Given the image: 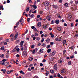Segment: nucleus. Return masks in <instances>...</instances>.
I'll return each mask as SVG.
<instances>
[{"label": "nucleus", "mask_w": 78, "mask_h": 78, "mask_svg": "<svg viewBox=\"0 0 78 78\" xmlns=\"http://www.w3.org/2000/svg\"><path fill=\"white\" fill-rule=\"evenodd\" d=\"M54 22H55L54 21V20H52L51 23V24H53V23H54Z\"/></svg>", "instance_id": "nucleus-46"}, {"label": "nucleus", "mask_w": 78, "mask_h": 78, "mask_svg": "<svg viewBox=\"0 0 78 78\" xmlns=\"http://www.w3.org/2000/svg\"><path fill=\"white\" fill-rule=\"evenodd\" d=\"M3 56H4V54L0 55V57L1 58H3Z\"/></svg>", "instance_id": "nucleus-31"}, {"label": "nucleus", "mask_w": 78, "mask_h": 78, "mask_svg": "<svg viewBox=\"0 0 78 78\" xmlns=\"http://www.w3.org/2000/svg\"><path fill=\"white\" fill-rule=\"evenodd\" d=\"M74 58V55H72L70 56V58L71 59H73V58Z\"/></svg>", "instance_id": "nucleus-36"}, {"label": "nucleus", "mask_w": 78, "mask_h": 78, "mask_svg": "<svg viewBox=\"0 0 78 78\" xmlns=\"http://www.w3.org/2000/svg\"><path fill=\"white\" fill-rule=\"evenodd\" d=\"M36 40L37 41H39L40 40V38L39 37H37L36 38Z\"/></svg>", "instance_id": "nucleus-26"}, {"label": "nucleus", "mask_w": 78, "mask_h": 78, "mask_svg": "<svg viewBox=\"0 0 78 78\" xmlns=\"http://www.w3.org/2000/svg\"><path fill=\"white\" fill-rule=\"evenodd\" d=\"M16 24L17 25H19V22H18L16 23Z\"/></svg>", "instance_id": "nucleus-61"}, {"label": "nucleus", "mask_w": 78, "mask_h": 78, "mask_svg": "<svg viewBox=\"0 0 78 78\" xmlns=\"http://www.w3.org/2000/svg\"><path fill=\"white\" fill-rule=\"evenodd\" d=\"M18 35H19V34H18V33L17 32H16V34L15 36V37L16 39L17 38V37H18Z\"/></svg>", "instance_id": "nucleus-7"}, {"label": "nucleus", "mask_w": 78, "mask_h": 78, "mask_svg": "<svg viewBox=\"0 0 78 78\" xmlns=\"http://www.w3.org/2000/svg\"><path fill=\"white\" fill-rule=\"evenodd\" d=\"M35 36H38V34L37 33H36L35 34Z\"/></svg>", "instance_id": "nucleus-50"}, {"label": "nucleus", "mask_w": 78, "mask_h": 78, "mask_svg": "<svg viewBox=\"0 0 78 78\" xmlns=\"http://www.w3.org/2000/svg\"><path fill=\"white\" fill-rule=\"evenodd\" d=\"M19 56H20V55H19V54L16 55L17 58H19Z\"/></svg>", "instance_id": "nucleus-56"}, {"label": "nucleus", "mask_w": 78, "mask_h": 78, "mask_svg": "<svg viewBox=\"0 0 78 78\" xmlns=\"http://www.w3.org/2000/svg\"><path fill=\"white\" fill-rule=\"evenodd\" d=\"M57 67H58V66L57 64H55V65L54 66L53 69L55 70H57Z\"/></svg>", "instance_id": "nucleus-4"}, {"label": "nucleus", "mask_w": 78, "mask_h": 78, "mask_svg": "<svg viewBox=\"0 0 78 78\" xmlns=\"http://www.w3.org/2000/svg\"><path fill=\"white\" fill-rule=\"evenodd\" d=\"M29 10H30V8L29 7H27V9L26 10V11L28 12L29 11Z\"/></svg>", "instance_id": "nucleus-22"}, {"label": "nucleus", "mask_w": 78, "mask_h": 78, "mask_svg": "<svg viewBox=\"0 0 78 78\" xmlns=\"http://www.w3.org/2000/svg\"><path fill=\"white\" fill-rule=\"evenodd\" d=\"M43 12L42 11H40V14H42Z\"/></svg>", "instance_id": "nucleus-59"}, {"label": "nucleus", "mask_w": 78, "mask_h": 78, "mask_svg": "<svg viewBox=\"0 0 78 78\" xmlns=\"http://www.w3.org/2000/svg\"><path fill=\"white\" fill-rule=\"evenodd\" d=\"M30 17H31V18H33V17H34V14H32L30 15Z\"/></svg>", "instance_id": "nucleus-45"}, {"label": "nucleus", "mask_w": 78, "mask_h": 78, "mask_svg": "<svg viewBox=\"0 0 78 78\" xmlns=\"http://www.w3.org/2000/svg\"><path fill=\"white\" fill-rule=\"evenodd\" d=\"M72 63V62L70 61H69L68 62V64L69 65H70L71 64V63Z\"/></svg>", "instance_id": "nucleus-42"}, {"label": "nucleus", "mask_w": 78, "mask_h": 78, "mask_svg": "<svg viewBox=\"0 0 78 78\" xmlns=\"http://www.w3.org/2000/svg\"><path fill=\"white\" fill-rule=\"evenodd\" d=\"M30 18H28L27 19V21L28 22L30 21Z\"/></svg>", "instance_id": "nucleus-35"}, {"label": "nucleus", "mask_w": 78, "mask_h": 78, "mask_svg": "<svg viewBox=\"0 0 78 78\" xmlns=\"http://www.w3.org/2000/svg\"><path fill=\"white\" fill-rule=\"evenodd\" d=\"M66 70L64 69H62L61 71V73H64L66 72Z\"/></svg>", "instance_id": "nucleus-8"}, {"label": "nucleus", "mask_w": 78, "mask_h": 78, "mask_svg": "<svg viewBox=\"0 0 78 78\" xmlns=\"http://www.w3.org/2000/svg\"><path fill=\"white\" fill-rule=\"evenodd\" d=\"M11 73V72L9 71H8L7 72V74H10V73Z\"/></svg>", "instance_id": "nucleus-57"}, {"label": "nucleus", "mask_w": 78, "mask_h": 78, "mask_svg": "<svg viewBox=\"0 0 78 78\" xmlns=\"http://www.w3.org/2000/svg\"><path fill=\"white\" fill-rule=\"evenodd\" d=\"M1 50H5L4 46H2L1 48Z\"/></svg>", "instance_id": "nucleus-25"}, {"label": "nucleus", "mask_w": 78, "mask_h": 78, "mask_svg": "<svg viewBox=\"0 0 78 78\" xmlns=\"http://www.w3.org/2000/svg\"><path fill=\"white\" fill-rule=\"evenodd\" d=\"M42 46L43 47H45L46 46V44L45 43H43L42 44Z\"/></svg>", "instance_id": "nucleus-18"}, {"label": "nucleus", "mask_w": 78, "mask_h": 78, "mask_svg": "<svg viewBox=\"0 0 78 78\" xmlns=\"http://www.w3.org/2000/svg\"><path fill=\"white\" fill-rule=\"evenodd\" d=\"M57 29L58 30V31H61V28L60 27H58L57 28Z\"/></svg>", "instance_id": "nucleus-23"}, {"label": "nucleus", "mask_w": 78, "mask_h": 78, "mask_svg": "<svg viewBox=\"0 0 78 78\" xmlns=\"http://www.w3.org/2000/svg\"><path fill=\"white\" fill-rule=\"evenodd\" d=\"M9 63L8 62H6L5 63V66H8V65H9Z\"/></svg>", "instance_id": "nucleus-14"}, {"label": "nucleus", "mask_w": 78, "mask_h": 78, "mask_svg": "<svg viewBox=\"0 0 78 78\" xmlns=\"http://www.w3.org/2000/svg\"><path fill=\"white\" fill-rule=\"evenodd\" d=\"M40 66H43V64H42V63H41L40 64Z\"/></svg>", "instance_id": "nucleus-63"}, {"label": "nucleus", "mask_w": 78, "mask_h": 78, "mask_svg": "<svg viewBox=\"0 0 78 78\" xmlns=\"http://www.w3.org/2000/svg\"><path fill=\"white\" fill-rule=\"evenodd\" d=\"M50 72L51 73H54V71L53 70H50Z\"/></svg>", "instance_id": "nucleus-27"}, {"label": "nucleus", "mask_w": 78, "mask_h": 78, "mask_svg": "<svg viewBox=\"0 0 78 78\" xmlns=\"http://www.w3.org/2000/svg\"><path fill=\"white\" fill-rule=\"evenodd\" d=\"M22 55L24 56V57H26L27 56V51H25L23 52L22 54Z\"/></svg>", "instance_id": "nucleus-1"}, {"label": "nucleus", "mask_w": 78, "mask_h": 78, "mask_svg": "<svg viewBox=\"0 0 78 78\" xmlns=\"http://www.w3.org/2000/svg\"><path fill=\"white\" fill-rule=\"evenodd\" d=\"M55 23L56 24H58V23H59V20H55Z\"/></svg>", "instance_id": "nucleus-10"}, {"label": "nucleus", "mask_w": 78, "mask_h": 78, "mask_svg": "<svg viewBox=\"0 0 78 78\" xmlns=\"http://www.w3.org/2000/svg\"><path fill=\"white\" fill-rule=\"evenodd\" d=\"M57 76L58 77V78L61 77V75L59 74V73H58Z\"/></svg>", "instance_id": "nucleus-29"}, {"label": "nucleus", "mask_w": 78, "mask_h": 78, "mask_svg": "<svg viewBox=\"0 0 78 78\" xmlns=\"http://www.w3.org/2000/svg\"><path fill=\"white\" fill-rule=\"evenodd\" d=\"M75 3H76V4H78V1H76L75 2Z\"/></svg>", "instance_id": "nucleus-53"}, {"label": "nucleus", "mask_w": 78, "mask_h": 78, "mask_svg": "<svg viewBox=\"0 0 78 78\" xmlns=\"http://www.w3.org/2000/svg\"><path fill=\"white\" fill-rule=\"evenodd\" d=\"M4 45H8V43H7V42H5L4 43Z\"/></svg>", "instance_id": "nucleus-60"}, {"label": "nucleus", "mask_w": 78, "mask_h": 78, "mask_svg": "<svg viewBox=\"0 0 78 78\" xmlns=\"http://www.w3.org/2000/svg\"><path fill=\"white\" fill-rule=\"evenodd\" d=\"M55 41H62V40H61V37L56 38L55 39Z\"/></svg>", "instance_id": "nucleus-5"}, {"label": "nucleus", "mask_w": 78, "mask_h": 78, "mask_svg": "<svg viewBox=\"0 0 78 78\" xmlns=\"http://www.w3.org/2000/svg\"><path fill=\"white\" fill-rule=\"evenodd\" d=\"M23 21V16H22L20 18V20H19L20 22H22Z\"/></svg>", "instance_id": "nucleus-15"}, {"label": "nucleus", "mask_w": 78, "mask_h": 78, "mask_svg": "<svg viewBox=\"0 0 78 78\" xmlns=\"http://www.w3.org/2000/svg\"><path fill=\"white\" fill-rule=\"evenodd\" d=\"M54 44V42H51L50 43V45H53Z\"/></svg>", "instance_id": "nucleus-39"}, {"label": "nucleus", "mask_w": 78, "mask_h": 78, "mask_svg": "<svg viewBox=\"0 0 78 78\" xmlns=\"http://www.w3.org/2000/svg\"><path fill=\"white\" fill-rule=\"evenodd\" d=\"M71 27H73V23H71Z\"/></svg>", "instance_id": "nucleus-44"}, {"label": "nucleus", "mask_w": 78, "mask_h": 78, "mask_svg": "<svg viewBox=\"0 0 78 78\" xmlns=\"http://www.w3.org/2000/svg\"><path fill=\"white\" fill-rule=\"evenodd\" d=\"M39 51H40L41 53H43L44 51H43V49H41Z\"/></svg>", "instance_id": "nucleus-30"}, {"label": "nucleus", "mask_w": 78, "mask_h": 78, "mask_svg": "<svg viewBox=\"0 0 78 78\" xmlns=\"http://www.w3.org/2000/svg\"><path fill=\"white\" fill-rule=\"evenodd\" d=\"M16 50L18 52H19V51H20V49H19V48H18L16 49Z\"/></svg>", "instance_id": "nucleus-37"}, {"label": "nucleus", "mask_w": 78, "mask_h": 78, "mask_svg": "<svg viewBox=\"0 0 78 78\" xmlns=\"http://www.w3.org/2000/svg\"><path fill=\"white\" fill-rule=\"evenodd\" d=\"M5 57L7 58H9V55H5Z\"/></svg>", "instance_id": "nucleus-49"}, {"label": "nucleus", "mask_w": 78, "mask_h": 78, "mask_svg": "<svg viewBox=\"0 0 78 78\" xmlns=\"http://www.w3.org/2000/svg\"><path fill=\"white\" fill-rule=\"evenodd\" d=\"M64 5L66 7H67L68 6V4L66 3L64 4Z\"/></svg>", "instance_id": "nucleus-34"}, {"label": "nucleus", "mask_w": 78, "mask_h": 78, "mask_svg": "<svg viewBox=\"0 0 78 78\" xmlns=\"http://www.w3.org/2000/svg\"><path fill=\"white\" fill-rule=\"evenodd\" d=\"M67 41L66 40H63L62 41V43L63 44H66V42Z\"/></svg>", "instance_id": "nucleus-13"}, {"label": "nucleus", "mask_w": 78, "mask_h": 78, "mask_svg": "<svg viewBox=\"0 0 78 78\" xmlns=\"http://www.w3.org/2000/svg\"><path fill=\"white\" fill-rule=\"evenodd\" d=\"M40 34H41L42 33H43V32H42V31L41 30L40 31Z\"/></svg>", "instance_id": "nucleus-62"}, {"label": "nucleus", "mask_w": 78, "mask_h": 78, "mask_svg": "<svg viewBox=\"0 0 78 78\" xmlns=\"http://www.w3.org/2000/svg\"><path fill=\"white\" fill-rule=\"evenodd\" d=\"M49 18H51V16H49L46 17V19L48 20V19H49Z\"/></svg>", "instance_id": "nucleus-21"}, {"label": "nucleus", "mask_w": 78, "mask_h": 78, "mask_svg": "<svg viewBox=\"0 0 78 78\" xmlns=\"http://www.w3.org/2000/svg\"><path fill=\"white\" fill-rule=\"evenodd\" d=\"M33 7L34 8V9H36V8H37V6L36 5H34Z\"/></svg>", "instance_id": "nucleus-28"}, {"label": "nucleus", "mask_w": 78, "mask_h": 78, "mask_svg": "<svg viewBox=\"0 0 78 78\" xmlns=\"http://www.w3.org/2000/svg\"><path fill=\"white\" fill-rule=\"evenodd\" d=\"M47 42L48 43L49 42V41H50V39L49 38H48L46 40Z\"/></svg>", "instance_id": "nucleus-32"}, {"label": "nucleus", "mask_w": 78, "mask_h": 78, "mask_svg": "<svg viewBox=\"0 0 78 78\" xmlns=\"http://www.w3.org/2000/svg\"><path fill=\"white\" fill-rule=\"evenodd\" d=\"M7 2L8 3H10V1H9V0H7Z\"/></svg>", "instance_id": "nucleus-52"}, {"label": "nucleus", "mask_w": 78, "mask_h": 78, "mask_svg": "<svg viewBox=\"0 0 78 78\" xmlns=\"http://www.w3.org/2000/svg\"><path fill=\"white\" fill-rule=\"evenodd\" d=\"M44 6H48V5H49V3L48 2H45L44 3Z\"/></svg>", "instance_id": "nucleus-6"}, {"label": "nucleus", "mask_w": 78, "mask_h": 78, "mask_svg": "<svg viewBox=\"0 0 78 78\" xmlns=\"http://www.w3.org/2000/svg\"><path fill=\"white\" fill-rule=\"evenodd\" d=\"M55 51H53L52 53H49V56H53L55 55Z\"/></svg>", "instance_id": "nucleus-2"}, {"label": "nucleus", "mask_w": 78, "mask_h": 78, "mask_svg": "<svg viewBox=\"0 0 78 78\" xmlns=\"http://www.w3.org/2000/svg\"><path fill=\"white\" fill-rule=\"evenodd\" d=\"M35 28V27H34V26H33L31 27V28L32 29H34V28Z\"/></svg>", "instance_id": "nucleus-55"}, {"label": "nucleus", "mask_w": 78, "mask_h": 78, "mask_svg": "<svg viewBox=\"0 0 78 78\" xmlns=\"http://www.w3.org/2000/svg\"><path fill=\"white\" fill-rule=\"evenodd\" d=\"M57 76H56V74L54 75V76H53V78H55Z\"/></svg>", "instance_id": "nucleus-54"}, {"label": "nucleus", "mask_w": 78, "mask_h": 78, "mask_svg": "<svg viewBox=\"0 0 78 78\" xmlns=\"http://www.w3.org/2000/svg\"><path fill=\"white\" fill-rule=\"evenodd\" d=\"M5 41H2V42H1V44H0V45H2L3 44H4V43H5Z\"/></svg>", "instance_id": "nucleus-51"}, {"label": "nucleus", "mask_w": 78, "mask_h": 78, "mask_svg": "<svg viewBox=\"0 0 78 78\" xmlns=\"http://www.w3.org/2000/svg\"><path fill=\"white\" fill-rule=\"evenodd\" d=\"M16 50V49L14 48V49L12 50V51H13V52H15Z\"/></svg>", "instance_id": "nucleus-43"}, {"label": "nucleus", "mask_w": 78, "mask_h": 78, "mask_svg": "<svg viewBox=\"0 0 78 78\" xmlns=\"http://www.w3.org/2000/svg\"><path fill=\"white\" fill-rule=\"evenodd\" d=\"M6 61V60L5 59H3L2 60V62H5V61Z\"/></svg>", "instance_id": "nucleus-48"}, {"label": "nucleus", "mask_w": 78, "mask_h": 78, "mask_svg": "<svg viewBox=\"0 0 78 78\" xmlns=\"http://www.w3.org/2000/svg\"><path fill=\"white\" fill-rule=\"evenodd\" d=\"M75 36L76 37H78V33H77V34H76Z\"/></svg>", "instance_id": "nucleus-40"}, {"label": "nucleus", "mask_w": 78, "mask_h": 78, "mask_svg": "<svg viewBox=\"0 0 78 78\" xmlns=\"http://www.w3.org/2000/svg\"><path fill=\"white\" fill-rule=\"evenodd\" d=\"M32 59H33V58H32V57H29L28 58V60L29 61H32Z\"/></svg>", "instance_id": "nucleus-17"}, {"label": "nucleus", "mask_w": 78, "mask_h": 78, "mask_svg": "<svg viewBox=\"0 0 78 78\" xmlns=\"http://www.w3.org/2000/svg\"><path fill=\"white\" fill-rule=\"evenodd\" d=\"M44 41V38H42V39L41 41V42H43Z\"/></svg>", "instance_id": "nucleus-38"}, {"label": "nucleus", "mask_w": 78, "mask_h": 78, "mask_svg": "<svg viewBox=\"0 0 78 78\" xmlns=\"http://www.w3.org/2000/svg\"><path fill=\"white\" fill-rule=\"evenodd\" d=\"M51 47V45H48L47 47V48H50V47Z\"/></svg>", "instance_id": "nucleus-24"}, {"label": "nucleus", "mask_w": 78, "mask_h": 78, "mask_svg": "<svg viewBox=\"0 0 78 78\" xmlns=\"http://www.w3.org/2000/svg\"><path fill=\"white\" fill-rule=\"evenodd\" d=\"M74 48H75V46H73L69 47V49H71L72 50H74Z\"/></svg>", "instance_id": "nucleus-9"}, {"label": "nucleus", "mask_w": 78, "mask_h": 78, "mask_svg": "<svg viewBox=\"0 0 78 78\" xmlns=\"http://www.w3.org/2000/svg\"><path fill=\"white\" fill-rule=\"evenodd\" d=\"M44 35V34H42L41 36V37H43Z\"/></svg>", "instance_id": "nucleus-64"}, {"label": "nucleus", "mask_w": 78, "mask_h": 78, "mask_svg": "<svg viewBox=\"0 0 78 78\" xmlns=\"http://www.w3.org/2000/svg\"><path fill=\"white\" fill-rule=\"evenodd\" d=\"M14 39H15V38H14V36H12V38H11V41H14Z\"/></svg>", "instance_id": "nucleus-20"}, {"label": "nucleus", "mask_w": 78, "mask_h": 78, "mask_svg": "<svg viewBox=\"0 0 78 78\" xmlns=\"http://www.w3.org/2000/svg\"><path fill=\"white\" fill-rule=\"evenodd\" d=\"M23 43H24V41H22L20 43V45L21 46V47H23Z\"/></svg>", "instance_id": "nucleus-3"}, {"label": "nucleus", "mask_w": 78, "mask_h": 78, "mask_svg": "<svg viewBox=\"0 0 78 78\" xmlns=\"http://www.w3.org/2000/svg\"><path fill=\"white\" fill-rule=\"evenodd\" d=\"M9 39H6V40H5V42H9Z\"/></svg>", "instance_id": "nucleus-33"}, {"label": "nucleus", "mask_w": 78, "mask_h": 78, "mask_svg": "<svg viewBox=\"0 0 78 78\" xmlns=\"http://www.w3.org/2000/svg\"><path fill=\"white\" fill-rule=\"evenodd\" d=\"M53 6L54 8H55V9H57V8H58V6H57V5H53Z\"/></svg>", "instance_id": "nucleus-16"}, {"label": "nucleus", "mask_w": 78, "mask_h": 78, "mask_svg": "<svg viewBox=\"0 0 78 78\" xmlns=\"http://www.w3.org/2000/svg\"><path fill=\"white\" fill-rule=\"evenodd\" d=\"M2 72H3V73H5L6 72V69H2L1 70Z\"/></svg>", "instance_id": "nucleus-11"}, {"label": "nucleus", "mask_w": 78, "mask_h": 78, "mask_svg": "<svg viewBox=\"0 0 78 78\" xmlns=\"http://www.w3.org/2000/svg\"><path fill=\"white\" fill-rule=\"evenodd\" d=\"M51 49H49L47 50V53H50Z\"/></svg>", "instance_id": "nucleus-19"}, {"label": "nucleus", "mask_w": 78, "mask_h": 78, "mask_svg": "<svg viewBox=\"0 0 78 78\" xmlns=\"http://www.w3.org/2000/svg\"><path fill=\"white\" fill-rule=\"evenodd\" d=\"M36 37H34L33 38V40H34V41H35V40H36Z\"/></svg>", "instance_id": "nucleus-47"}, {"label": "nucleus", "mask_w": 78, "mask_h": 78, "mask_svg": "<svg viewBox=\"0 0 78 78\" xmlns=\"http://www.w3.org/2000/svg\"><path fill=\"white\" fill-rule=\"evenodd\" d=\"M54 59V58H51V59H50V60L51 61H53Z\"/></svg>", "instance_id": "nucleus-58"}, {"label": "nucleus", "mask_w": 78, "mask_h": 78, "mask_svg": "<svg viewBox=\"0 0 78 78\" xmlns=\"http://www.w3.org/2000/svg\"><path fill=\"white\" fill-rule=\"evenodd\" d=\"M34 48V45H32L31 46V48Z\"/></svg>", "instance_id": "nucleus-41"}, {"label": "nucleus", "mask_w": 78, "mask_h": 78, "mask_svg": "<svg viewBox=\"0 0 78 78\" xmlns=\"http://www.w3.org/2000/svg\"><path fill=\"white\" fill-rule=\"evenodd\" d=\"M37 26L38 27H41V22H38L37 24Z\"/></svg>", "instance_id": "nucleus-12"}]
</instances>
